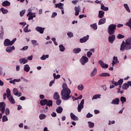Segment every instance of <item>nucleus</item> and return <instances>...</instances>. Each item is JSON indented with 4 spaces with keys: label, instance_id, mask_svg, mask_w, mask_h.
I'll list each match as a JSON object with an SVG mask.
<instances>
[{
    "label": "nucleus",
    "instance_id": "f257e3e1",
    "mask_svg": "<svg viewBox=\"0 0 131 131\" xmlns=\"http://www.w3.org/2000/svg\"><path fill=\"white\" fill-rule=\"evenodd\" d=\"M71 94V90L70 89H62L61 92V99L64 101H67L71 98L70 94Z\"/></svg>",
    "mask_w": 131,
    "mask_h": 131
},
{
    "label": "nucleus",
    "instance_id": "f03ea898",
    "mask_svg": "<svg viewBox=\"0 0 131 131\" xmlns=\"http://www.w3.org/2000/svg\"><path fill=\"white\" fill-rule=\"evenodd\" d=\"M131 49V38H128L126 40V43L123 41L120 47V51L128 50Z\"/></svg>",
    "mask_w": 131,
    "mask_h": 131
},
{
    "label": "nucleus",
    "instance_id": "7ed1b4c3",
    "mask_svg": "<svg viewBox=\"0 0 131 131\" xmlns=\"http://www.w3.org/2000/svg\"><path fill=\"white\" fill-rule=\"evenodd\" d=\"M116 25L115 24H111L108 26L107 28V32L109 35H113L114 33H115V30H116Z\"/></svg>",
    "mask_w": 131,
    "mask_h": 131
},
{
    "label": "nucleus",
    "instance_id": "20e7f679",
    "mask_svg": "<svg viewBox=\"0 0 131 131\" xmlns=\"http://www.w3.org/2000/svg\"><path fill=\"white\" fill-rule=\"evenodd\" d=\"M6 93L7 94V98L11 104H15V100L13 98V96L11 95V90L9 89H7L6 90Z\"/></svg>",
    "mask_w": 131,
    "mask_h": 131
},
{
    "label": "nucleus",
    "instance_id": "39448f33",
    "mask_svg": "<svg viewBox=\"0 0 131 131\" xmlns=\"http://www.w3.org/2000/svg\"><path fill=\"white\" fill-rule=\"evenodd\" d=\"M17 40V38H14L12 41L9 39H6L4 40V45L5 47H9V46H13L15 41Z\"/></svg>",
    "mask_w": 131,
    "mask_h": 131
},
{
    "label": "nucleus",
    "instance_id": "423d86ee",
    "mask_svg": "<svg viewBox=\"0 0 131 131\" xmlns=\"http://www.w3.org/2000/svg\"><path fill=\"white\" fill-rule=\"evenodd\" d=\"M20 81H24V82H27L28 80L26 79H24L21 77V79H14L13 80H11L9 82H20Z\"/></svg>",
    "mask_w": 131,
    "mask_h": 131
},
{
    "label": "nucleus",
    "instance_id": "0eeeda50",
    "mask_svg": "<svg viewBox=\"0 0 131 131\" xmlns=\"http://www.w3.org/2000/svg\"><path fill=\"white\" fill-rule=\"evenodd\" d=\"M80 61L82 65H84L85 63H88V62H89V58L86 56H83L80 59Z\"/></svg>",
    "mask_w": 131,
    "mask_h": 131
},
{
    "label": "nucleus",
    "instance_id": "6e6552de",
    "mask_svg": "<svg viewBox=\"0 0 131 131\" xmlns=\"http://www.w3.org/2000/svg\"><path fill=\"white\" fill-rule=\"evenodd\" d=\"M6 109V103L4 102H0V111H1L2 114L5 113V110Z\"/></svg>",
    "mask_w": 131,
    "mask_h": 131
},
{
    "label": "nucleus",
    "instance_id": "1a4fd4ad",
    "mask_svg": "<svg viewBox=\"0 0 131 131\" xmlns=\"http://www.w3.org/2000/svg\"><path fill=\"white\" fill-rule=\"evenodd\" d=\"M98 63L100 65V66L102 67V68H103V69H106L108 68V67H109V66L104 63V61L102 60H99Z\"/></svg>",
    "mask_w": 131,
    "mask_h": 131
},
{
    "label": "nucleus",
    "instance_id": "9d476101",
    "mask_svg": "<svg viewBox=\"0 0 131 131\" xmlns=\"http://www.w3.org/2000/svg\"><path fill=\"white\" fill-rule=\"evenodd\" d=\"M83 104H84V99H82L80 103V104L78 106V112H81V109H83Z\"/></svg>",
    "mask_w": 131,
    "mask_h": 131
},
{
    "label": "nucleus",
    "instance_id": "9b49d317",
    "mask_svg": "<svg viewBox=\"0 0 131 131\" xmlns=\"http://www.w3.org/2000/svg\"><path fill=\"white\" fill-rule=\"evenodd\" d=\"M89 38H90V36L87 35L86 36H84L80 39L79 41L81 43H83V42H86L88 40H89Z\"/></svg>",
    "mask_w": 131,
    "mask_h": 131
},
{
    "label": "nucleus",
    "instance_id": "f8f14e48",
    "mask_svg": "<svg viewBox=\"0 0 131 131\" xmlns=\"http://www.w3.org/2000/svg\"><path fill=\"white\" fill-rule=\"evenodd\" d=\"M45 29V28H42L41 27H36L35 28V30H36V31H37L38 32H39V33H40L41 34H42L43 33Z\"/></svg>",
    "mask_w": 131,
    "mask_h": 131
},
{
    "label": "nucleus",
    "instance_id": "ddd939ff",
    "mask_svg": "<svg viewBox=\"0 0 131 131\" xmlns=\"http://www.w3.org/2000/svg\"><path fill=\"white\" fill-rule=\"evenodd\" d=\"M13 92L15 96H17V97H21V96H22V93L21 92H18V90L16 88L13 89Z\"/></svg>",
    "mask_w": 131,
    "mask_h": 131
},
{
    "label": "nucleus",
    "instance_id": "4468645a",
    "mask_svg": "<svg viewBox=\"0 0 131 131\" xmlns=\"http://www.w3.org/2000/svg\"><path fill=\"white\" fill-rule=\"evenodd\" d=\"M114 40H115V35L113 34L112 36L108 37V41L111 43H113Z\"/></svg>",
    "mask_w": 131,
    "mask_h": 131
},
{
    "label": "nucleus",
    "instance_id": "2eb2a0df",
    "mask_svg": "<svg viewBox=\"0 0 131 131\" xmlns=\"http://www.w3.org/2000/svg\"><path fill=\"white\" fill-rule=\"evenodd\" d=\"M75 16H78V15H79V12H80V6H78V7H75Z\"/></svg>",
    "mask_w": 131,
    "mask_h": 131
},
{
    "label": "nucleus",
    "instance_id": "dca6fc26",
    "mask_svg": "<svg viewBox=\"0 0 131 131\" xmlns=\"http://www.w3.org/2000/svg\"><path fill=\"white\" fill-rule=\"evenodd\" d=\"M111 104H114V105H118L119 104V99L118 98H116L113 100Z\"/></svg>",
    "mask_w": 131,
    "mask_h": 131
},
{
    "label": "nucleus",
    "instance_id": "f3484780",
    "mask_svg": "<svg viewBox=\"0 0 131 131\" xmlns=\"http://www.w3.org/2000/svg\"><path fill=\"white\" fill-rule=\"evenodd\" d=\"M13 50H15V47L14 46H9L6 48V52L11 53Z\"/></svg>",
    "mask_w": 131,
    "mask_h": 131
},
{
    "label": "nucleus",
    "instance_id": "a211bd4d",
    "mask_svg": "<svg viewBox=\"0 0 131 131\" xmlns=\"http://www.w3.org/2000/svg\"><path fill=\"white\" fill-rule=\"evenodd\" d=\"M70 116L71 119H73V120H78V117H76V116H75V115H74V114H73V113H71Z\"/></svg>",
    "mask_w": 131,
    "mask_h": 131
},
{
    "label": "nucleus",
    "instance_id": "6ab92c4d",
    "mask_svg": "<svg viewBox=\"0 0 131 131\" xmlns=\"http://www.w3.org/2000/svg\"><path fill=\"white\" fill-rule=\"evenodd\" d=\"M116 63H119L118 62V59L117 58V57L114 56L113 57V60L112 61V65L113 66H114Z\"/></svg>",
    "mask_w": 131,
    "mask_h": 131
},
{
    "label": "nucleus",
    "instance_id": "aec40b11",
    "mask_svg": "<svg viewBox=\"0 0 131 131\" xmlns=\"http://www.w3.org/2000/svg\"><path fill=\"white\" fill-rule=\"evenodd\" d=\"M46 106L48 107H53V101L51 100H47Z\"/></svg>",
    "mask_w": 131,
    "mask_h": 131
},
{
    "label": "nucleus",
    "instance_id": "412c9836",
    "mask_svg": "<svg viewBox=\"0 0 131 131\" xmlns=\"http://www.w3.org/2000/svg\"><path fill=\"white\" fill-rule=\"evenodd\" d=\"M106 23V18H101L99 20L98 25H102V24H105Z\"/></svg>",
    "mask_w": 131,
    "mask_h": 131
},
{
    "label": "nucleus",
    "instance_id": "4be33fe9",
    "mask_svg": "<svg viewBox=\"0 0 131 131\" xmlns=\"http://www.w3.org/2000/svg\"><path fill=\"white\" fill-rule=\"evenodd\" d=\"M53 99L54 100H58V99H60V95L58 92H55L53 95Z\"/></svg>",
    "mask_w": 131,
    "mask_h": 131
},
{
    "label": "nucleus",
    "instance_id": "5701e85b",
    "mask_svg": "<svg viewBox=\"0 0 131 131\" xmlns=\"http://www.w3.org/2000/svg\"><path fill=\"white\" fill-rule=\"evenodd\" d=\"M73 52L74 54H78L81 52V49L79 48H75L73 50Z\"/></svg>",
    "mask_w": 131,
    "mask_h": 131
},
{
    "label": "nucleus",
    "instance_id": "b1692460",
    "mask_svg": "<svg viewBox=\"0 0 131 131\" xmlns=\"http://www.w3.org/2000/svg\"><path fill=\"white\" fill-rule=\"evenodd\" d=\"M19 62L20 64H26L27 62H28V60L26 58H20L19 59Z\"/></svg>",
    "mask_w": 131,
    "mask_h": 131
},
{
    "label": "nucleus",
    "instance_id": "393cba45",
    "mask_svg": "<svg viewBox=\"0 0 131 131\" xmlns=\"http://www.w3.org/2000/svg\"><path fill=\"white\" fill-rule=\"evenodd\" d=\"M10 5L11 3L7 1H4L2 3V6H3V7H9V6H10Z\"/></svg>",
    "mask_w": 131,
    "mask_h": 131
},
{
    "label": "nucleus",
    "instance_id": "a878e982",
    "mask_svg": "<svg viewBox=\"0 0 131 131\" xmlns=\"http://www.w3.org/2000/svg\"><path fill=\"white\" fill-rule=\"evenodd\" d=\"M57 113H59V114H61L62 112H63V108L61 106H58L56 110Z\"/></svg>",
    "mask_w": 131,
    "mask_h": 131
},
{
    "label": "nucleus",
    "instance_id": "bb28decb",
    "mask_svg": "<svg viewBox=\"0 0 131 131\" xmlns=\"http://www.w3.org/2000/svg\"><path fill=\"white\" fill-rule=\"evenodd\" d=\"M99 76L101 77H106L107 76H110V74L108 73H102L99 74Z\"/></svg>",
    "mask_w": 131,
    "mask_h": 131
},
{
    "label": "nucleus",
    "instance_id": "cd10ccee",
    "mask_svg": "<svg viewBox=\"0 0 131 131\" xmlns=\"http://www.w3.org/2000/svg\"><path fill=\"white\" fill-rule=\"evenodd\" d=\"M53 77L55 79H58V78H60L61 76H60V75H56V73H54ZM55 79L52 80L50 82H55Z\"/></svg>",
    "mask_w": 131,
    "mask_h": 131
},
{
    "label": "nucleus",
    "instance_id": "c85d7f7f",
    "mask_svg": "<svg viewBox=\"0 0 131 131\" xmlns=\"http://www.w3.org/2000/svg\"><path fill=\"white\" fill-rule=\"evenodd\" d=\"M29 70H30V67H29V65L26 64L24 66V71L26 72H29Z\"/></svg>",
    "mask_w": 131,
    "mask_h": 131
},
{
    "label": "nucleus",
    "instance_id": "c756f323",
    "mask_svg": "<svg viewBox=\"0 0 131 131\" xmlns=\"http://www.w3.org/2000/svg\"><path fill=\"white\" fill-rule=\"evenodd\" d=\"M48 101V99L42 100L40 101V104L41 106H45V105H47V103Z\"/></svg>",
    "mask_w": 131,
    "mask_h": 131
},
{
    "label": "nucleus",
    "instance_id": "7c9ffc66",
    "mask_svg": "<svg viewBox=\"0 0 131 131\" xmlns=\"http://www.w3.org/2000/svg\"><path fill=\"white\" fill-rule=\"evenodd\" d=\"M105 14V12L103 11H99L98 14V17L99 18H103L104 17V14Z\"/></svg>",
    "mask_w": 131,
    "mask_h": 131
},
{
    "label": "nucleus",
    "instance_id": "2f4dec72",
    "mask_svg": "<svg viewBox=\"0 0 131 131\" xmlns=\"http://www.w3.org/2000/svg\"><path fill=\"white\" fill-rule=\"evenodd\" d=\"M101 9L103 10V11H108L109 8L105 7V6H104V4L102 3L101 4Z\"/></svg>",
    "mask_w": 131,
    "mask_h": 131
},
{
    "label": "nucleus",
    "instance_id": "473e14b6",
    "mask_svg": "<svg viewBox=\"0 0 131 131\" xmlns=\"http://www.w3.org/2000/svg\"><path fill=\"white\" fill-rule=\"evenodd\" d=\"M101 98V95L100 94H96L93 96L92 98V100H97V99H100Z\"/></svg>",
    "mask_w": 131,
    "mask_h": 131
},
{
    "label": "nucleus",
    "instance_id": "72a5a7b5",
    "mask_svg": "<svg viewBox=\"0 0 131 131\" xmlns=\"http://www.w3.org/2000/svg\"><path fill=\"white\" fill-rule=\"evenodd\" d=\"M114 84L116 86H117V85H119V88H118L117 90H118L119 91H120V88H121L122 82H115Z\"/></svg>",
    "mask_w": 131,
    "mask_h": 131
},
{
    "label": "nucleus",
    "instance_id": "f704fd0d",
    "mask_svg": "<svg viewBox=\"0 0 131 131\" xmlns=\"http://www.w3.org/2000/svg\"><path fill=\"white\" fill-rule=\"evenodd\" d=\"M97 74V68H95L91 74V76H95Z\"/></svg>",
    "mask_w": 131,
    "mask_h": 131
},
{
    "label": "nucleus",
    "instance_id": "c9c22d12",
    "mask_svg": "<svg viewBox=\"0 0 131 131\" xmlns=\"http://www.w3.org/2000/svg\"><path fill=\"white\" fill-rule=\"evenodd\" d=\"M90 27L94 29V30H97L98 29V26H97V24H93L90 25Z\"/></svg>",
    "mask_w": 131,
    "mask_h": 131
},
{
    "label": "nucleus",
    "instance_id": "e433bc0d",
    "mask_svg": "<svg viewBox=\"0 0 131 131\" xmlns=\"http://www.w3.org/2000/svg\"><path fill=\"white\" fill-rule=\"evenodd\" d=\"M39 117L40 120H42V119H46V117H47V116L43 114H41L39 115Z\"/></svg>",
    "mask_w": 131,
    "mask_h": 131
},
{
    "label": "nucleus",
    "instance_id": "4c0bfd02",
    "mask_svg": "<svg viewBox=\"0 0 131 131\" xmlns=\"http://www.w3.org/2000/svg\"><path fill=\"white\" fill-rule=\"evenodd\" d=\"M129 87L128 84L125 83L124 84H123V85H122V89L123 90H126L127 89H128V88Z\"/></svg>",
    "mask_w": 131,
    "mask_h": 131
},
{
    "label": "nucleus",
    "instance_id": "58836bf2",
    "mask_svg": "<svg viewBox=\"0 0 131 131\" xmlns=\"http://www.w3.org/2000/svg\"><path fill=\"white\" fill-rule=\"evenodd\" d=\"M124 7L125 9H126L127 12L128 13H130V9H129V7L127 4H124Z\"/></svg>",
    "mask_w": 131,
    "mask_h": 131
},
{
    "label": "nucleus",
    "instance_id": "ea45409f",
    "mask_svg": "<svg viewBox=\"0 0 131 131\" xmlns=\"http://www.w3.org/2000/svg\"><path fill=\"white\" fill-rule=\"evenodd\" d=\"M89 126L90 128H93L94 126H95V123L92 122H88Z\"/></svg>",
    "mask_w": 131,
    "mask_h": 131
},
{
    "label": "nucleus",
    "instance_id": "a19ab883",
    "mask_svg": "<svg viewBox=\"0 0 131 131\" xmlns=\"http://www.w3.org/2000/svg\"><path fill=\"white\" fill-rule=\"evenodd\" d=\"M120 101L122 102V104H123V103H125V102H126V98L123 96H122L120 98Z\"/></svg>",
    "mask_w": 131,
    "mask_h": 131
},
{
    "label": "nucleus",
    "instance_id": "79ce46f5",
    "mask_svg": "<svg viewBox=\"0 0 131 131\" xmlns=\"http://www.w3.org/2000/svg\"><path fill=\"white\" fill-rule=\"evenodd\" d=\"M31 43L33 45L34 47H36V46H37V41L36 40H32L31 41Z\"/></svg>",
    "mask_w": 131,
    "mask_h": 131
},
{
    "label": "nucleus",
    "instance_id": "37998d69",
    "mask_svg": "<svg viewBox=\"0 0 131 131\" xmlns=\"http://www.w3.org/2000/svg\"><path fill=\"white\" fill-rule=\"evenodd\" d=\"M47 58H49V55H43L41 57V60H46V59H47Z\"/></svg>",
    "mask_w": 131,
    "mask_h": 131
},
{
    "label": "nucleus",
    "instance_id": "c03bdc74",
    "mask_svg": "<svg viewBox=\"0 0 131 131\" xmlns=\"http://www.w3.org/2000/svg\"><path fill=\"white\" fill-rule=\"evenodd\" d=\"M59 50L60 52H64L65 51V47L63 46V45L59 46Z\"/></svg>",
    "mask_w": 131,
    "mask_h": 131
},
{
    "label": "nucleus",
    "instance_id": "a18cd8bd",
    "mask_svg": "<svg viewBox=\"0 0 131 131\" xmlns=\"http://www.w3.org/2000/svg\"><path fill=\"white\" fill-rule=\"evenodd\" d=\"M117 38H118V39H121L122 38H124V35L121 34H119L117 35Z\"/></svg>",
    "mask_w": 131,
    "mask_h": 131
},
{
    "label": "nucleus",
    "instance_id": "49530a36",
    "mask_svg": "<svg viewBox=\"0 0 131 131\" xmlns=\"http://www.w3.org/2000/svg\"><path fill=\"white\" fill-rule=\"evenodd\" d=\"M1 12H2L3 14H7V13H8V10L5 9L4 8H2Z\"/></svg>",
    "mask_w": 131,
    "mask_h": 131
},
{
    "label": "nucleus",
    "instance_id": "de8ad7c7",
    "mask_svg": "<svg viewBox=\"0 0 131 131\" xmlns=\"http://www.w3.org/2000/svg\"><path fill=\"white\" fill-rule=\"evenodd\" d=\"M62 103V100L60 99V98L56 99V104L59 105H61V103Z\"/></svg>",
    "mask_w": 131,
    "mask_h": 131
},
{
    "label": "nucleus",
    "instance_id": "09e8293b",
    "mask_svg": "<svg viewBox=\"0 0 131 131\" xmlns=\"http://www.w3.org/2000/svg\"><path fill=\"white\" fill-rule=\"evenodd\" d=\"M3 37H4V29H1V33H0V38L3 39Z\"/></svg>",
    "mask_w": 131,
    "mask_h": 131
},
{
    "label": "nucleus",
    "instance_id": "8fccbe9b",
    "mask_svg": "<svg viewBox=\"0 0 131 131\" xmlns=\"http://www.w3.org/2000/svg\"><path fill=\"white\" fill-rule=\"evenodd\" d=\"M77 89L79 91H82V90H83V85H82V84H80L78 86Z\"/></svg>",
    "mask_w": 131,
    "mask_h": 131
},
{
    "label": "nucleus",
    "instance_id": "3c124183",
    "mask_svg": "<svg viewBox=\"0 0 131 131\" xmlns=\"http://www.w3.org/2000/svg\"><path fill=\"white\" fill-rule=\"evenodd\" d=\"M62 90H65L66 89H69L68 88V86H67V84L66 83H63L62 84Z\"/></svg>",
    "mask_w": 131,
    "mask_h": 131
},
{
    "label": "nucleus",
    "instance_id": "603ef678",
    "mask_svg": "<svg viewBox=\"0 0 131 131\" xmlns=\"http://www.w3.org/2000/svg\"><path fill=\"white\" fill-rule=\"evenodd\" d=\"M2 120L3 122H6V121H8V117H7V116H4L3 117Z\"/></svg>",
    "mask_w": 131,
    "mask_h": 131
},
{
    "label": "nucleus",
    "instance_id": "864d4df0",
    "mask_svg": "<svg viewBox=\"0 0 131 131\" xmlns=\"http://www.w3.org/2000/svg\"><path fill=\"white\" fill-rule=\"evenodd\" d=\"M63 7H64V4H62V3H59V4H58V8L59 9H60V10H61V9H64L63 8Z\"/></svg>",
    "mask_w": 131,
    "mask_h": 131
},
{
    "label": "nucleus",
    "instance_id": "5fc2aeb1",
    "mask_svg": "<svg viewBox=\"0 0 131 131\" xmlns=\"http://www.w3.org/2000/svg\"><path fill=\"white\" fill-rule=\"evenodd\" d=\"M92 55H93V53H92V52L88 51L87 52V56L88 58H91V57H92Z\"/></svg>",
    "mask_w": 131,
    "mask_h": 131
},
{
    "label": "nucleus",
    "instance_id": "6e6d98bb",
    "mask_svg": "<svg viewBox=\"0 0 131 131\" xmlns=\"http://www.w3.org/2000/svg\"><path fill=\"white\" fill-rule=\"evenodd\" d=\"M25 10H22L20 12V17H23V16H24V14H25Z\"/></svg>",
    "mask_w": 131,
    "mask_h": 131
},
{
    "label": "nucleus",
    "instance_id": "4d7b16f0",
    "mask_svg": "<svg viewBox=\"0 0 131 131\" xmlns=\"http://www.w3.org/2000/svg\"><path fill=\"white\" fill-rule=\"evenodd\" d=\"M86 118H91V117H93V114H91V113H89L86 116Z\"/></svg>",
    "mask_w": 131,
    "mask_h": 131
},
{
    "label": "nucleus",
    "instance_id": "13d9d810",
    "mask_svg": "<svg viewBox=\"0 0 131 131\" xmlns=\"http://www.w3.org/2000/svg\"><path fill=\"white\" fill-rule=\"evenodd\" d=\"M28 27H29V25H27V26L24 28V31L25 32H29Z\"/></svg>",
    "mask_w": 131,
    "mask_h": 131
},
{
    "label": "nucleus",
    "instance_id": "bf43d9fd",
    "mask_svg": "<svg viewBox=\"0 0 131 131\" xmlns=\"http://www.w3.org/2000/svg\"><path fill=\"white\" fill-rule=\"evenodd\" d=\"M5 114L6 115H9L10 114V110H9V108H7L5 110Z\"/></svg>",
    "mask_w": 131,
    "mask_h": 131
},
{
    "label": "nucleus",
    "instance_id": "052dcab7",
    "mask_svg": "<svg viewBox=\"0 0 131 131\" xmlns=\"http://www.w3.org/2000/svg\"><path fill=\"white\" fill-rule=\"evenodd\" d=\"M68 35L69 36V37H73V33H71V32H69L68 33Z\"/></svg>",
    "mask_w": 131,
    "mask_h": 131
},
{
    "label": "nucleus",
    "instance_id": "680f3d73",
    "mask_svg": "<svg viewBox=\"0 0 131 131\" xmlns=\"http://www.w3.org/2000/svg\"><path fill=\"white\" fill-rule=\"evenodd\" d=\"M82 99V95H80L78 98L74 100V101H76V100H81Z\"/></svg>",
    "mask_w": 131,
    "mask_h": 131
},
{
    "label": "nucleus",
    "instance_id": "e2e57ef3",
    "mask_svg": "<svg viewBox=\"0 0 131 131\" xmlns=\"http://www.w3.org/2000/svg\"><path fill=\"white\" fill-rule=\"evenodd\" d=\"M57 16V13L56 12H53L52 14V18H55Z\"/></svg>",
    "mask_w": 131,
    "mask_h": 131
},
{
    "label": "nucleus",
    "instance_id": "0e129e2a",
    "mask_svg": "<svg viewBox=\"0 0 131 131\" xmlns=\"http://www.w3.org/2000/svg\"><path fill=\"white\" fill-rule=\"evenodd\" d=\"M51 116L52 117H56L57 116V114L56 113H55V112H53L51 114Z\"/></svg>",
    "mask_w": 131,
    "mask_h": 131
},
{
    "label": "nucleus",
    "instance_id": "69168bd1",
    "mask_svg": "<svg viewBox=\"0 0 131 131\" xmlns=\"http://www.w3.org/2000/svg\"><path fill=\"white\" fill-rule=\"evenodd\" d=\"M35 15L34 16H29L28 17V20H32V19H33V18H35Z\"/></svg>",
    "mask_w": 131,
    "mask_h": 131
},
{
    "label": "nucleus",
    "instance_id": "338daca9",
    "mask_svg": "<svg viewBox=\"0 0 131 131\" xmlns=\"http://www.w3.org/2000/svg\"><path fill=\"white\" fill-rule=\"evenodd\" d=\"M115 86V84L113 83V84L110 85V89H113Z\"/></svg>",
    "mask_w": 131,
    "mask_h": 131
},
{
    "label": "nucleus",
    "instance_id": "774afa93",
    "mask_svg": "<svg viewBox=\"0 0 131 131\" xmlns=\"http://www.w3.org/2000/svg\"><path fill=\"white\" fill-rule=\"evenodd\" d=\"M39 98H40V99H41V100H43V99H45V95H40Z\"/></svg>",
    "mask_w": 131,
    "mask_h": 131
}]
</instances>
